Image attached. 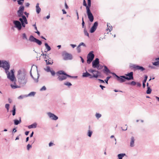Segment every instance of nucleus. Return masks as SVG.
I'll list each match as a JSON object with an SVG mask.
<instances>
[{
	"instance_id": "obj_1",
	"label": "nucleus",
	"mask_w": 159,
	"mask_h": 159,
	"mask_svg": "<svg viewBox=\"0 0 159 159\" xmlns=\"http://www.w3.org/2000/svg\"><path fill=\"white\" fill-rule=\"evenodd\" d=\"M26 74L24 70H19L18 71L17 78L18 82L20 86H23L26 83L27 79L25 77Z\"/></svg>"
},
{
	"instance_id": "obj_2",
	"label": "nucleus",
	"mask_w": 159,
	"mask_h": 159,
	"mask_svg": "<svg viewBox=\"0 0 159 159\" xmlns=\"http://www.w3.org/2000/svg\"><path fill=\"white\" fill-rule=\"evenodd\" d=\"M104 69L103 70V71L104 73H106L107 75H108V73L112 74L116 78L117 80L120 83H123L126 81V79L124 77H125V75L119 76L115 73L111 72L106 66H104Z\"/></svg>"
},
{
	"instance_id": "obj_3",
	"label": "nucleus",
	"mask_w": 159,
	"mask_h": 159,
	"mask_svg": "<svg viewBox=\"0 0 159 159\" xmlns=\"http://www.w3.org/2000/svg\"><path fill=\"white\" fill-rule=\"evenodd\" d=\"M87 0L88 4L87 5L85 0H83V5L86 7V12L89 21L92 22L93 20L94 17L90 10V8L91 6V0L89 1L88 0Z\"/></svg>"
},
{
	"instance_id": "obj_4",
	"label": "nucleus",
	"mask_w": 159,
	"mask_h": 159,
	"mask_svg": "<svg viewBox=\"0 0 159 159\" xmlns=\"http://www.w3.org/2000/svg\"><path fill=\"white\" fill-rule=\"evenodd\" d=\"M57 75L58 76L57 79L60 81H62L66 79L67 77L71 78H77V76H72L67 74L62 70H60L56 73Z\"/></svg>"
},
{
	"instance_id": "obj_5",
	"label": "nucleus",
	"mask_w": 159,
	"mask_h": 159,
	"mask_svg": "<svg viewBox=\"0 0 159 159\" xmlns=\"http://www.w3.org/2000/svg\"><path fill=\"white\" fill-rule=\"evenodd\" d=\"M93 53V51H91L88 55L87 57V63L88 64H90L94 58V55Z\"/></svg>"
},
{
	"instance_id": "obj_6",
	"label": "nucleus",
	"mask_w": 159,
	"mask_h": 159,
	"mask_svg": "<svg viewBox=\"0 0 159 159\" xmlns=\"http://www.w3.org/2000/svg\"><path fill=\"white\" fill-rule=\"evenodd\" d=\"M2 65H1V67L3 68L6 71H7L10 68V65L9 63L6 61H2Z\"/></svg>"
},
{
	"instance_id": "obj_7",
	"label": "nucleus",
	"mask_w": 159,
	"mask_h": 159,
	"mask_svg": "<svg viewBox=\"0 0 159 159\" xmlns=\"http://www.w3.org/2000/svg\"><path fill=\"white\" fill-rule=\"evenodd\" d=\"M130 68L131 69H134V70H140L141 71H143L145 70V68L143 67L136 64H134L130 66Z\"/></svg>"
},
{
	"instance_id": "obj_8",
	"label": "nucleus",
	"mask_w": 159,
	"mask_h": 159,
	"mask_svg": "<svg viewBox=\"0 0 159 159\" xmlns=\"http://www.w3.org/2000/svg\"><path fill=\"white\" fill-rule=\"evenodd\" d=\"M62 56L63 57V59L65 60H71L72 58V55L66 52V51H64L63 52Z\"/></svg>"
},
{
	"instance_id": "obj_9",
	"label": "nucleus",
	"mask_w": 159,
	"mask_h": 159,
	"mask_svg": "<svg viewBox=\"0 0 159 159\" xmlns=\"http://www.w3.org/2000/svg\"><path fill=\"white\" fill-rule=\"evenodd\" d=\"M125 78L127 80H134L133 72H130L127 74H125Z\"/></svg>"
},
{
	"instance_id": "obj_10",
	"label": "nucleus",
	"mask_w": 159,
	"mask_h": 159,
	"mask_svg": "<svg viewBox=\"0 0 159 159\" xmlns=\"http://www.w3.org/2000/svg\"><path fill=\"white\" fill-rule=\"evenodd\" d=\"M89 76V78L90 79H92L93 77L97 78L98 77V75H95V74H93V75H92L88 73L87 71H86V72L84 73L83 74L82 77H87Z\"/></svg>"
},
{
	"instance_id": "obj_11",
	"label": "nucleus",
	"mask_w": 159,
	"mask_h": 159,
	"mask_svg": "<svg viewBox=\"0 0 159 159\" xmlns=\"http://www.w3.org/2000/svg\"><path fill=\"white\" fill-rule=\"evenodd\" d=\"M92 66L93 68H97L98 69H100L99 68V61L98 58H96L92 62Z\"/></svg>"
},
{
	"instance_id": "obj_12",
	"label": "nucleus",
	"mask_w": 159,
	"mask_h": 159,
	"mask_svg": "<svg viewBox=\"0 0 159 159\" xmlns=\"http://www.w3.org/2000/svg\"><path fill=\"white\" fill-rule=\"evenodd\" d=\"M11 72L12 74V75H10V72H9L7 75V77L8 79H10L11 81H13L14 80L15 81H16V78L14 75V70H11Z\"/></svg>"
},
{
	"instance_id": "obj_13",
	"label": "nucleus",
	"mask_w": 159,
	"mask_h": 159,
	"mask_svg": "<svg viewBox=\"0 0 159 159\" xmlns=\"http://www.w3.org/2000/svg\"><path fill=\"white\" fill-rule=\"evenodd\" d=\"M13 23L15 25V27L17 28L18 30H20L21 29V24L20 22L18 20H14Z\"/></svg>"
},
{
	"instance_id": "obj_14",
	"label": "nucleus",
	"mask_w": 159,
	"mask_h": 159,
	"mask_svg": "<svg viewBox=\"0 0 159 159\" xmlns=\"http://www.w3.org/2000/svg\"><path fill=\"white\" fill-rule=\"evenodd\" d=\"M24 9V7L23 6H20L19 8V10L17 11L18 16L20 17L22 15H23V11Z\"/></svg>"
},
{
	"instance_id": "obj_15",
	"label": "nucleus",
	"mask_w": 159,
	"mask_h": 159,
	"mask_svg": "<svg viewBox=\"0 0 159 159\" xmlns=\"http://www.w3.org/2000/svg\"><path fill=\"white\" fill-rule=\"evenodd\" d=\"M98 22L97 21L95 22L91 28L90 32L91 33H93L96 30L98 25Z\"/></svg>"
},
{
	"instance_id": "obj_16",
	"label": "nucleus",
	"mask_w": 159,
	"mask_h": 159,
	"mask_svg": "<svg viewBox=\"0 0 159 159\" xmlns=\"http://www.w3.org/2000/svg\"><path fill=\"white\" fill-rule=\"evenodd\" d=\"M48 115L49 117L52 120H56L58 119V117L57 116L51 112L48 113Z\"/></svg>"
},
{
	"instance_id": "obj_17",
	"label": "nucleus",
	"mask_w": 159,
	"mask_h": 159,
	"mask_svg": "<svg viewBox=\"0 0 159 159\" xmlns=\"http://www.w3.org/2000/svg\"><path fill=\"white\" fill-rule=\"evenodd\" d=\"M22 18H20L19 20L20 21L21 24L25 23L26 24H28V21L26 16L24 15H22L21 16Z\"/></svg>"
},
{
	"instance_id": "obj_18",
	"label": "nucleus",
	"mask_w": 159,
	"mask_h": 159,
	"mask_svg": "<svg viewBox=\"0 0 159 159\" xmlns=\"http://www.w3.org/2000/svg\"><path fill=\"white\" fill-rule=\"evenodd\" d=\"M31 69L30 70V74L32 78V79L34 80V81L36 82L37 83L38 82V79L40 76V75L38 73V72H37V75H38V77L37 79H35L34 78L33 76L32 73H31Z\"/></svg>"
},
{
	"instance_id": "obj_19",
	"label": "nucleus",
	"mask_w": 159,
	"mask_h": 159,
	"mask_svg": "<svg viewBox=\"0 0 159 159\" xmlns=\"http://www.w3.org/2000/svg\"><path fill=\"white\" fill-rule=\"evenodd\" d=\"M47 65H52L53 64V60H52L51 58H48L47 59L45 60Z\"/></svg>"
},
{
	"instance_id": "obj_20",
	"label": "nucleus",
	"mask_w": 159,
	"mask_h": 159,
	"mask_svg": "<svg viewBox=\"0 0 159 159\" xmlns=\"http://www.w3.org/2000/svg\"><path fill=\"white\" fill-rule=\"evenodd\" d=\"M134 138L133 137H132L131 138V141L130 142V146L131 147H133L134 146Z\"/></svg>"
},
{
	"instance_id": "obj_21",
	"label": "nucleus",
	"mask_w": 159,
	"mask_h": 159,
	"mask_svg": "<svg viewBox=\"0 0 159 159\" xmlns=\"http://www.w3.org/2000/svg\"><path fill=\"white\" fill-rule=\"evenodd\" d=\"M14 123L15 125H17L19 124H20L21 122V117H20L19 120H18L17 119L14 120Z\"/></svg>"
},
{
	"instance_id": "obj_22",
	"label": "nucleus",
	"mask_w": 159,
	"mask_h": 159,
	"mask_svg": "<svg viewBox=\"0 0 159 159\" xmlns=\"http://www.w3.org/2000/svg\"><path fill=\"white\" fill-rule=\"evenodd\" d=\"M37 125V124L35 123L31 125L28 126V127L29 129L35 128L36 127Z\"/></svg>"
},
{
	"instance_id": "obj_23",
	"label": "nucleus",
	"mask_w": 159,
	"mask_h": 159,
	"mask_svg": "<svg viewBox=\"0 0 159 159\" xmlns=\"http://www.w3.org/2000/svg\"><path fill=\"white\" fill-rule=\"evenodd\" d=\"M36 12L38 14L41 11V9L39 6V3H37L36 5Z\"/></svg>"
},
{
	"instance_id": "obj_24",
	"label": "nucleus",
	"mask_w": 159,
	"mask_h": 159,
	"mask_svg": "<svg viewBox=\"0 0 159 159\" xmlns=\"http://www.w3.org/2000/svg\"><path fill=\"white\" fill-rule=\"evenodd\" d=\"M36 39L34 37L33 35H30V37L29 40L31 42H35Z\"/></svg>"
},
{
	"instance_id": "obj_25",
	"label": "nucleus",
	"mask_w": 159,
	"mask_h": 159,
	"mask_svg": "<svg viewBox=\"0 0 159 159\" xmlns=\"http://www.w3.org/2000/svg\"><path fill=\"white\" fill-rule=\"evenodd\" d=\"M36 93L34 92H32L30 93L28 95L25 96V97H27L28 96H34L35 94Z\"/></svg>"
},
{
	"instance_id": "obj_26",
	"label": "nucleus",
	"mask_w": 159,
	"mask_h": 159,
	"mask_svg": "<svg viewBox=\"0 0 159 159\" xmlns=\"http://www.w3.org/2000/svg\"><path fill=\"white\" fill-rule=\"evenodd\" d=\"M125 155V153H120L118 155V159H122V158Z\"/></svg>"
},
{
	"instance_id": "obj_27",
	"label": "nucleus",
	"mask_w": 159,
	"mask_h": 159,
	"mask_svg": "<svg viewBox=\"0 0 159 159\" xmlns=\"http://www.w3.org/2000/svg\"><path fill=\"white\" fill-rule=\"evenodd\" d=\"M45 46L46 47V48L47 49V52L48 51H49L51 50V48L49 46L48 43H45Z\"/></svg>"
},
{
	"instance_id": "obj_28",
	"label": "nucleus",
	"mask_w": 159,
	"mask_h": 159,
	"mask_svg": "<svg viewBox=\"0 0 159 159\" xmlns=\"http://www.w3.org/2000/svg\"><path fill=\"white\" fill-rule=\"evenodd\" d=\"M16 107L15 105H14L13 107V110L12 111V115L13 116H15L16 114Z\"/></svg>"
},
{
	"instance_id": "obj_29",
	"label": "nucleus",
	"mask_w": 159,
	"mask_h": 159,
	"mask_svg": "<svg viewBox=\"0 0 159 159\" xmlns=\"http://www.w3.org/2000/svg\"><path fill=\"white\" fill-rule=\"evenodd\" d=\"M152 92V89L150 88L149 87H147V90L146 91V93L148 94H150Z\"/></svg>"
},
{
	"instance_id": "obj_30",
	"label": "nucleus",
	"mask_w": 159,
	"mask_h": 159,
	"mask_svg": "<svg viewBox=\"0 0 159 159\" xmlns=\"http://www.w3.org/2000/svg\"><path fill=\"white\" fill-rule=\"evenodd\" d=\"M34 42H35L39 45H41L42 44V42L37 39H36Z\"/></svg>"
},
{
	"instance_id": "obj_31",
	"label": "nucleus",
	"mask_w": 159,
	"mask_h": 159,
	"mask_svg": "<svg viewBox=\"0 0 159 159\" xmlns=\"http://www.w3.org/2000/svg\"><path fill=\"white\" fill-rule=\"evenodd\" d=\"M127 84H129L132 86H134L136 84V82L134 81H132L131 82H129Z\"/></svg>"
},
{
	"instance_id": "obj_32",
	"label": "nucleus",
	"mask_w": 159,
	"mask_h": 159,
	"mask_svg": "<svg viewBox=\"0 0 159 159\" xmlns=\"http://www.w3.org/2000/svg\"><path fill=\"white\" fill-rule=\"evenodd\" d=\"M84 33L85 35L87 36L89 38V34L87 30H86L85 28L84 29Z\"/></svg>"
},
{
	"instance_id": "obj_33",
	"label": "nucleus",
	"mask_w": 159,
	"mask_h": 159,
	"mask_svg": "<svg viewBox=\"0 0 159 159\" xmlns=\"http://www.w3.org/2000/svg\"><path fill=\"white\" fill-rule=\"evenodd\" d=\"M64 85L67 86L69 87L70 86L72 85V84L68 82H65L64 83Z\"/></svg>"
},
{
	"instance_id": "obj_34",
	"label": "nucleus",
	"mask_w": 159,
	"mask_h": 159,
	"mask_svg": "<svg viewBox=\"0 0 159 159\" xmlns=\"http://www.w3.org/2000/svg\"><path fill=\"white\" fill-rule=\"evenodd\" d=\"M24 0H17L18 3L19 5H22Z\"/></svg>"
},
{
	"instance_id": "obj_35",
	"label": "nucleus",
	"mask_w": 159,
	"mask_h": 159,
	"mask_svg": "<svg viewBox=\"0 0 159 159\" xmlns=\"http://www.w3.org/2000/svg\"><path fill=\"white\" fill-rule=\"evenodd\" d=\"M22 38L23 39H27L26 35L25 33H23L22 34Z\"/></svg>"
},
{
	"instance_id": "obj_36",
	"label": "nucleus",
	"mask_w": 159,
	"mask_h": 159,
	"mask_svg": "<svg viewBox=\"0 0 159 159\" xmlns=\"http://www.w3.org/2000/svg\"><path fill=\"white\" fill-rule=\"evenodd\" d=\"M92 133L93 132L92 131H91L90 130H89L88 133V136L89 137H91L92 134Z\"/></svg>"
},
{
	"instance_id": "obj_37",
	"label": "nucleus",
	"mask_w": 159,
	"mask_h": 159,
	"mask_svg": "<svg viewBox=\"0 0 159 159\" xmlns=\"http://www.w3.org/2000/svg\"><path fill=\"white\" fill-rule=\"evenodd\" d=\"M77 52L78 53H80L81 52V50L80 48V46L78 45L77 47Z\"/></svg>"
},
{
	"instance_id": "obj_38",
	"label": "nucleus",
	"mask_w": 159,
	"mask_h": 159,
	"mask_svg": "<svg viewBox=\"0 0 159 159\" xmlns=\"http://www.w3.org/2000/svg\"><path fill=\"white\" fill-rule=\"evenodd\" d=\"M111 77V76H107L106 79L104 81L105 82V83L107 84H108V80Z\"/></svg>"
},
{
	"instance_id": "obj_39",
	"label": "nucleus",
	"mask_w": 159,
	"mask_h": 159,
	"mask_svg": "<svg viewBox=\"0 0 159 159\" xmlns=\"http://www.w3.org/2000/svg\"><path fill=\"white\" fill-rule=\"evenodd\" d=\"M11 87L12 88L14 89H16V88L20 87L18 86L17 85H13V84H11Z\"/></svg>"
},
{
	"instance_id": "obj_40",
	"label": "nucleus",
	"mask_w": 159,
	"mask_h": 159,
	"mask_svg": "<svg viewBox=\"0 0 159 159\" xmlns=\"http://www.w3.org/2000/svg\"><path fill=\"white\" fill-rule=\"evenodd\" d=\"M152 64L155 66H157L159 64V61H157L152 62Z\"/></svg>"
},
{
	"instance_id": "obj_41",
	"label": "nucleus",
	"mask_w": 159,
	"mask_h": 159,
	"mask_svg": "<svg viewBox=\"0 0 159 159\" xmlns=\"http://www.w3.org/2000/svg\"><path fill=\"white\" fill-rule=\"evenodd\" d=\"M9 106L10 105L9 104H6L5 106V108L7 109L8 112L9 111Z\"/></svg>"
},
{
	"instance_id": "obj_42",
	"label": "nucleus",
	"mask_w": 159,
	"mask_h": 159,
	"mask_svg": "<svg viewBox=\"0 0 159 159\" xmlns=\"http://www.w3.org/2000/svg\"><path fill=\"white\" fill-rule=\"evenodd\" d=\"M148 78V76L147 75H145L144 78L143 83H146Z\"/></svg>"
},
{
	"instance_id": "obj_43",
	"label": "nucleus",
	"mask_w": 159,
	"mask_h": 159,
	"mask_svg": "<svg viewBox=\"0 0 159 159\" xmlns=\"http://www.w3.org/2000/svg\"><path fill=\"white\" fill-rule=\"evenodd\" d=\"M96 116L98 119L101 116V115L99 113H96Z\"/></svg>"
},
{
	"instance_id": "obj_44",
	"label": "nucleus",
	"mask_w": 159,
	"mask_h": 159,
	"mask_svg": "<svg viewBox=\"0 0 159 159\" xmlns=\"http://www.w3.org/2000/svg\"><path fill=\"white\" fill-rule=\"evenodd\" d=\"M84 24H85V23L83 17L82 18V27L83 28H84Z\"/></svg>"
},
{
	"instance_id": "obj_45",
	"label": "nucleus",
	"mask_w": 159,
	"mask_h": 159,
	"mask_svg": "<svg viewBox=\"0 0 159 159\" xmlns=\"http://www.w3.org/2000/svg\"><path fill=\"white\" fill-rule=\"evenodd\" d=\"M52 76H54L55 74V72L53 70H51L50 72Z\"/></svg>"
},
{
	"instance_id": "obj_46",
	"label": "nucleus",
	"mask_w": 159,
	"mask_h": 159,
	"mask_svg": "<svg viewBox=\"0 0 159 159\" xmlns=\"http://www.w3.org/2000/svg\"><path fill=\"white\" fill-rule=\"evenodd\" d=\"M32 147L31 145H30V144H29L27 145V148L28 150H29L30 149V148H31Z\"/></svg>"
},
{
	"instance_id": "obj_47",
	"label": "nucleus",
	"mask_w": 159,
	"mask_h": 159,
	"mask_svg": "<svg viewBox=\"0 0 159 159\" xmlns=\"http://www.w3.org/2000/svg\"><path fill=\"white\" fill-rule=\"evenodd\" d=\"M50 58L49 57V54H45V57H44V58L46 59H48V58Z\"/></svg>"
},
{
	"instance_id": "obj_48",
	"label": "nucleus",
	"mask_w": 159,
	"mask_h": 159,
	"mask_svg": "<svg viewBox=\"0 0 159 159\" xmlns=\"http://www.w3.org/2000/svg\"><path fill=\"white\" fill-rule=\"evenodd\" d=\"M46 89V87L45 86H43L40 89V91L45 90Z\"/></svg>"
},
{
	"instance_id": "obj_49",
	"label": "nucleus",
	"mask_w": 159,
	"mask_h": 159,
	"mask_svg": "<svg viewBox=\"0 0 159 159\" xmlns=\"http://www.w3.org/2000/svg\"><path fill=\"white\" fill-rule=\"evenodd\" d=\"M51 69H50V67L49 66H47V69L46 70L48 72H50V71H51Z\"/></svg>"
},
{
	"instance_id": "obj_50",
	"label": "nucleus",
	"mask_w": 159,
	"mask_h": 159,
	"mask_svg": "<svg viewBox=\"0 0 159 159\" xmlns=\"http://www.w3.org/2000/svg\"><path fill=\"white\" fill-rule=\"evenodd\" d=\"M79 45L80 46V47L81 45H83L84 47H86L85 44L84 43H83V42H82V43H80V44H79Z\"/></svg>"
},
{
	"instance_id": "obj_51",
	"label": "nucleus",
	"mask_w": 159,
	"mask_h": 159,
	"mask_svg": "<svg viewBox=\"0 0 159 159\" xmlns=\"http://www.w3.org/2000/svg\"><path fill=\"white\" fill-rule=\"evenodd\" d=\"M23 13L27 17H28V16L29 15V13L27 12L26 11L23 12Z\"/></svg>"
},
{
	"instance_id": "obj_52",
	"label": "nucleus",
	"mask_w": 159,
	"mask_h": 159,
	"mask_svg": "<svg viewBox=\"0 0 159 159\" xmlns=\"http://www.w3.org/2000/svg\"><path fill=\"white\" fill-rule=\"evenodd\" d=\"M136 84H137V86L139 87H140L141 86V84L139 82L136 83Z\"/></svg>"
},
{
	"instance_id": "obj_53",
	"label": "nucleus",
	"mask_w": 159,
	"mask_h": 159,
	"mask_svg": "<svg viewBox=\"0 0 159 159\" xmlns=\"http://www.w3.org/2000/svg\"><path fill=\"white\" fill-rule=\"evenodd\" d=\"M98 80L99 81V82L101 83H104V81L102 80H101L100 79H98Z\"/></svg>"
},
{
	"instance_id": "obj_54",
	"label": "nucleus",
	"mask_w": 159,
	"mask_h": 159,
	"mask_svg": "<svg viewBox=\"0 0 159 159\" xmlns=\"http://www.w3.org/2000/svg\"><path fill=\"white\" fill-rule=\"evenodd\" d=\"M65 8L66 9H68V8H69L68 6H67L66 2H65Z\"/></svg>"
},
{
	"instance_id": "obj_55",
	"label": "nucleus",
	"mask_w": 159,
	"mask_h": 159,
	"mask_svg": "<svg viewBox=\"0 0 159 159\" xmlns=\"http://www.w3.org/2000/svg\"><path fill=\"white\" fill-rule=\"evenodd\" d=\"M112 26H109V28H108V30H109V31L110 32L112 30Z\"/></svg>"
},
{
	"instance_id": "obj_56",
	"label": "nucleus",
	"mask_w": 159,
	"mask_h": 159,
	"mask_svg": "<svg viewBox=\"0 0 159 159\" xmlns=\"http://www.w3.org/2000/svg\"><path fill=\"white\" fill-rule=\"evenodd\" d=\"M99 87L101 88V89H102V90H103V88H105V87L103 86H102V85H99Z\"/></svg>"
},
{
	"instance_id": "obj_57",
	"label": "nucleus",
	"mask_w": 159,
	"mask_h": 159,
	"mask_svg": "<svg viewBox=\"0 0 159 159\" xmlns=\"http://www.w3.org/2000/svg\"><path fill=\"white\" fill-rule=\"evenodd\" d=\"M21 24V27L22 26L23 27H25V24H26L25 23H23Z\"/></svg>"
},
{
	"instance_id": "obj_58",
	"label": "nucleus",
	"mask_w": 159,
	"mask_h": 159,
	"mask_svg": "<svg viewBox=\"0 0 159 159\" xmlns=\"http://www.w3.org/2000/svg\"><path fill=\"white\" fill-rule=\"evenodd\" d=\"M63 14H66V11L63 9L62 10Z\"/></svg>"
},
{
	"instance_id": "obj_59",
	"label": "nucleus",
	"mask_w": 159,
	"mask_h": 159,
	"mask_svg": "<svg viewBox=\"0 0 159 159\" xmlns=\"http://www.w3.org/2000/svg\"><path fill=\"white\" fill-rule=\"evenodd\" d=\"M70 45L73 48H74L76 46V45L73 44H70Z\"/></svg>"
},
{
	"instance_id": "obj_60",
	"label": "nucleus",
	"mask_w": 159,
	"mask_h": 159,
	"mask_svg": "<svg viewBox=\"0 0 159 159\" xmlns=\"http://www.w3.org/2000/svg\"><path fill=\"white\" fill-rule=\"evenodd\" d=\"M80 58L81 59L82 62L83 63L84 62V60L82 57H80Z\"/></svg>"
},
{
	"instance_id": "obj_61",
	"label": "nucleus",
	"mask_w": 159,
	"mask_h": 159,
	"mask_svg": "<svg viewBox=\"0 0 159 159\" xmlns=\"http://www.w3.org/2000/svg\"><path fill=\"white\" fill-rule=\"evenodd\" d=\"M29 131H26L25 132V134L26 135H28L29 134Z\"/></svg>"
},
{
	"instance_id": "obj_62",
	"label": "nucleus",
	"mask_w": 159,
	"mask_h": 159,
	"mask_svg": "<svg viewBox=\"0 0 159 159\" xmlns=\"http://www.w3.org/2000/svg\"><path fill=\"white\" fill-rule=\"evenodd\" d=\"M33 25V26L34 27V28H35V30H37V27H36V25L35 24H34V25Z\"/></svg>"
},
{
	"instance_id": "obj_63",
	"label": "nucleus",
	"mask_w": 159,
	"mask_h": 159,
	"mask_svg": "<svg viewBox=\"0 0 159 159\" xmlns=\"http://www.w3.org/2000/svg\"><path fill=\"white\" fill-rule=\"evenodd\" d=\"M53 144V143H52V142H50L49 144V147H51L52 146Z\"/></svg>"
},
{
	"instance_id": "obj_64",
	"label": "nucleus",
	"mask_w": 159,
	"mask_h": 159,
	"mask_svg": "<svg viewBox=\"0 0 159 159\" xmlns=\"http://www.w3.org/2000/svg\"><path fill=\"white\" fill-rule=\"evenodd\" d=\"M23 96H22V95H20V96H19L18 97V99H22L23 98Z\"/></svg>"
}]
</instances>
